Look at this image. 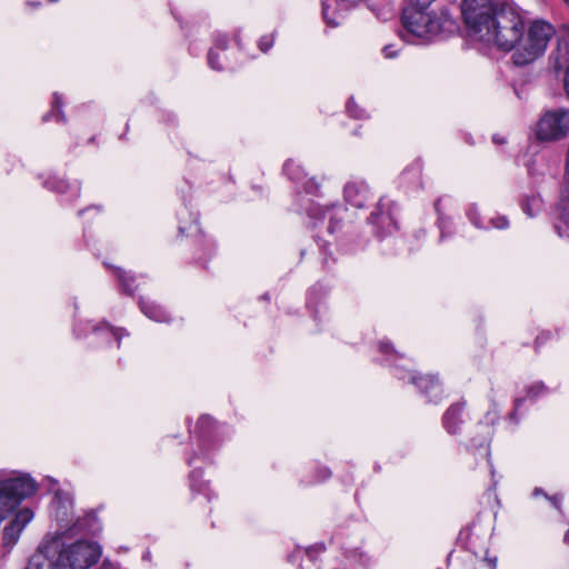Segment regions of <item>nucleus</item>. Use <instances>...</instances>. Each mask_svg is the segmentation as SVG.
<instances>
[{
  "instance_id": "dca6fc26",
  "label": "nucleus",
  "mask_w": 569,
  "mask_h": 569,
  "mask_svg": "<svg viewBox=\"0 0 569 569\" xmlns=\"http://www.w3.org/2000/svg\"><path fill=\"white\" fill-rule=\"evenodd\" d=\"M51 515L60 523V527L68 528L73 520V498L63 490H57L51 501Z\"/></svg>"
},
{
  "instance_id": "c03bdc74",
  "label": "nucleus",
  "mask_w": 569,
  "mask_h": 569,
  "mask_svg": "<svg viewBox=\"0 0 569 569\" xmlns=\"http://www.w3.org/2000/svg\"><path fill=\"white\" fill-rule=\"evenodd\" d=\"M492 142L496 144H503V143H506V138L500 137L499 134H493Z\"/></svg>"
},
{
  "instance_id": "2f4dec72",
  "label": "nucleus",
  "mask_w": 569,
  "mask_h": 569,
  "mask_svg": "<svg viewBox=\"0 0 569 569\" xmlns=\"http://www.w3.org/2000/svg\"><path fill=\"white\" fill-rule=\"evenodd\" d=\"M467 217L468 220L478 229H489L488 226L482 223L480 218V212L478 210V207L476 204H470L467 209Z\"/></svg>"
},
{
  "instance_id": "393cba45",
  "label": "nucleus",
  "mask_w": 569,
  "mask_h": 569,
  "mask_svg": "<svg viewBox=\"0 0 569 569\" xmlns=\"http://www.w3.org/2000/svg\"><path fill=\"white\" fill-rule=\"evenodd\" d=\"M368 239L358 232L348 231L338 239V249L346 254H355L366 249Z\"/></svg>"
},
{
  "instance_id": "3c124183",
  "label": "nucleus",
  "mask_w": 569,
  "mask_h": 569,
  "mask_svg": "<svg viewBox=\"0 0 569 569\" xmlns=\"http://www.w3.org/2000/svg\"><path fill=\"white\" fill-rule=\"evenodd\" d=\"M150 557H151L150 551H146V552L143 553V556H142V559H143V560H147V559H150Z\"/></svg>"
},
{
  "instance_id": "6ab92c4d",
  "label": "nucleus",
  "mask_w": 569,
  "mask_h": 569,
  "mask_svg": "<svg viewBox=\"0 0 569 569\" xmlns=\"http://www.w3.org/2000/svg\"><path fill=\"white\" fill-rule=\"evenodd\" d=\"M228 37L226 33L216 32L212 34V47L208 51V66L212 70L222 71L232 69L233 67L220 61V52H224L228 49Z\"/></svg>"
},
{
  "instance_id": "052dcab7",
  "label": "nucleus",
  "mask_w": 569,
  "mask_h": 569,
  "mask_svg": "<svg viewBox=\"0 0 569 569\" xmlns=\"http://www.w3.org/2000/svg\"><path fill=\"white\" fill-rule=\"evenodd\" d=\"M566 2H569V0H565Z\"/></svg>"
},
{
  "instance_id": "4be33fe9",
  "label": "nucleus",
  "mask_w": 569,
  "mask_h": 569,
  "mask_svg": "<svg viewBox=\"0 0 569 569\" xmlns=\"http://www.w3.org/2000/svg\"><path fill=\"white\" fill-rule=\"evenodd\" d=\"M465 402L452 403L442 416V427L449 435H458L463 425Z\"/></svg>"
},
{
  "instance_id": "c756f323",
  "label": "nucleus",
  "mask_w": 569,
  "mask_h": 569,
  "mask_svg": "<svg viewBox=\"0 0 569 569\" xmlns=\"http://www.w3.org/2000/svg\"><path fill=\"white\" fill-rule=\"evenodd\" d=\"M331 477V470L325 466H315V472L308 479H301L305 485H317L326 481Z\"/></svg>"
},
{
  "instance_id": "f8f14e48",
  "label": "nucleus",
  "mask_w": 569,
  "mask_h": 569,
  "mask_svg": "<svg viewBox=\"0 0 569 569\" xmlns=\"http://www.w3.org/2000/svg\"><path fill=\"white\" fill-rule=\"evenodd\" d=\"M42 187L57 193L62 206L72 204L80 198L81 193V184L79 181L70 183L56 174L44 177L42 180Z\"/></svg>"
},
{
  "instance_id": "13d9d810",
  "label": "nucleus",
  "mask_w": 569,
  "mask_h": 569,
  "mask_svg": "<svg viewBox=\"0 0 569 569\" xmlns=\"http://www.w3.org/2000/svg\"><path fill=\"white\" fill-rule=\"evenodd\" d=\"M189 51H190V53L194 54V53H193V49H192V47H191V46L189 47Z\"/></svg>"
},
{
  "instance_id": "c85d7f7f",
  "label": "nucleus",
  "mask_w": 569,
  "mask_h": 569,
  "mask_svg": "<svg viewBox=\"0 0 569 569\" xmlns=\"http://www.w3.org/2000/svg\"><path fill=\"white\" fill-rule=\"evenodd\" d=\"M542 204H543V201L539 194L528 196L525 199H522V201L520 203L522 211L528 217H531V218L537 216L541 211Z\"/></svg>"
},
{
  "instance_id": "bf43d9fd",
  "label": "nucleus",
  "mask_w": 569,
  "mask_h": 569,
  "mask_svg": "<svg viewBox=\"0 0 569 569\" xmlns=\"http://www.w3.org/2000/svg\"><path fill=\"white\" fill-rule=\"evenodd\" d=\"M48 1L51 2V3L58 2V0H48Z\"/></svg>"
},
{
  "instance_id": "20e7f679",
  "label": "nucleus",
  "mask_w": 569,
  "mask_h": 569,
  "mask_svg": "<svg viewBox=\"0 0 569 569\" xmlns=\"http://www.w3.org/2000/svg\"><path fill=\"white\" fill-rule=\"evenodd\" d=\"M431 4L408 0L402 9L400 37L411 44H429L446 39L455 22L447 11L436 12Z\"/></svg>"
},
{
  "instance_id": "2eb2a0df",
  "label": "nucleus",
  "mask_w": 569,
  "mask_h": 569,
  "mask_svg": "<svg viewBox=\"0 0 569 569\" xmlns=\"http://www.w3.org/2000/svg\"><path fill=\"white\" fill-rule=\"evenodd\" d=\"M343 198L350 206L361 209L372 200V192L363 179L351 178L345 184Z\"/></svg>"
},
{
  "instance_id": "a878e982",
  "label": "nucleus",
  "mask_w": 569,
  "mask_h": 569,
  "mask_svg": "<svg viewBox=\"0 0 569 569\" xmlns=\"http://www.w3.org/2000/svg\"><path fill=\"white\" fill-rule=\"evenodd\" d=\"M104 266L112 270L114 277L118 280L119 290L127 295V296H133L136 290L138 289V277L129 271H126L119 267L111 266L108 263H104Z\"/></svg>"
},
{
  "instance_id": "412c9836",
  "label": "nucleus",
  "mask_w": 569,
  "mask_h": 569,
  "mask_svg": "<svg viewBox=\"0 0 569 569\" xmlns=\"http://www.w3.org/2000/svg\"><path fill=\"white\" fill-rule=\"evenodd\" d=\"M68 530L71 535L96 536L101 531V523L96 511L87 512L82 518H77Z\"/></svg>"
},
{
  "instance_id": "a211bd4d",
  "label": "nucleus",
  "mask_w": 569,
  "mask_h": 569,
  "mask_svg": "<svg viewBox=\"0 0 569 569\" xmlns=\"http://www.w3.org/2000/svg\"><path fill=\"white\" fill-rule=\"evenodd\" d=\"M452 203V199L450 197L443 196L439 197L435 201V211L438 216L437 226L439 228V242H443L447 239L451 238L453 234V222L452 219L446 214V210L449 204Z\"/></svg>"
},
{
  "instance_id": "6e6d98bb",
  "label": "nucleus",
  "mask_w": 569,
  "mask_h": 569,
  "mask_svg": "<svg viewBox=\"0 0 569 569\" xmlns=\"http://www.w3.org/2000/svg\"><path fill=\"white\" fill-rule=\"evenodd\" d=\"M234 40H236L237 44L240 47V40H239V36L238 34L234 36Z\"/></svg>"
},
{
  "instance_id": "bb28decb",
  "label": "nucleus",
  "mask_w": 569,
  "mask_h": 569,
  "mask_svg": "<svg viewBox=\"0 0 569 569\" xmlns=\"http://www.w3.org/2000/svg\"><path fill=\"white\" fill-rule=\"evenodd\" d=\"M139 308L147 318L156 322H169L171 320L170 313L166 308L153 300L141 297L139 299Z\"/></svg>"
},
{
  "instance_id": "b1692460",
  "label": "nucleus",
  "mask_w": 569,
  "mask_h": 569,
  "mask_svg": "<svg viewBox=\"0 0 569 569\" xmlns=\"http://www.w3.org/2000/svg\"><path fill=\"white\" fill-rule=\"evenodd\" d=\"M548 391V388L543 382L538 381L532 383L527 388V398H517L515 399L513 410L509 413V420L513 422L516 426L520 422L519 411L525 405L526 400L529 399L531 402H535L538 397L545 395Z\"/></svg>"
},
{
  "instance_id": "49530a36",
  "label": "nucleus",
  "mask_w": 569,
  "mask_h": 569,
  "mask_svg": "<svg viewBox=\"0 0 569 569\" xmlns=\"http://www.w3.org/2000/svg\"><path fill=\"white\" fill-rule=\"evenodd\" d=\"M88 232H89V231H88V227H87V226H84V227H83V239H84V241L87 242V246H89V242H88Z\"/></svg>"
},
{
  "instance_id": "f704fd0d",
  "label": "nucleus",
  "mask_w": 569,
  "mask_h": 569,
  "mask_svg": "<svg viewBox=\"0 0 569 569\" xmlns=\"http://www.w3.org/2000/svg\"><path fill=\"white\" fill-rule=\"evenodd\" d=\"M274 39L272 34L262 36L258 41V47L262 52H268L273 46Z\"/></svg>"
},
{
  "instance_id": "09e8293b",
  "label": "nucleus",
  "mask_w": 569,
  "mask_h": 569,
  "mask_svg": "<svg viewBox=\"0 0 569 569\" xmlns=\"http://www.w3.org/2000/svg\"><path fill=\"white\" fill-rule=\"evenodd\" d=\"M171 12H172L174 19L181 24V28L183 29L184 27H183V24H182V22H181V20L179 18V16L173 11V9L171 10Z\"/></svg>"
},
{
  "instance_id": "72a5a7b5",
  "label": "nucleus",
  "mask_w": 569,
  "mask_h": 569,
  "mask_svg": "<svg viewBox=\"0 0 569 569\" xmlns=\"http://www.w3.org/2000/svg\"><path fill=\"white\" fill-rule=\"evenodd\" d=\"M490 228L495 229H507L509 227V220L506 216H498L495 218H491L489 220V224H487Z\"/></svg>"
},
{
  "instance_id": "e433bc0d",
  "label": "nucleus",
  "mask_w": 569,
  "mask_h": 569,
  "mask_svg": "<svg viewBox=\"0 0 569 569\" xmlns=\"http://www.w3.org/2000/svg\"><path fill=\"white\" fill-rule=\"evenodd\" d=\"M161 121L168 126L174 127L177 124V117L174 113L170 111H162Z\"/></svg>"
},
{
  "instance_id": "79ce46f5",
  "label": "nucleus",
  "mask_w": 569,
  "mask_h": 569,
  "mask_svg": "<svg viewBox=\"0 0 569 569\" xmlns=\"http://www.w3.org/2000/svg\"><path fill=\"white\" fill-rule=\"evenodd\" d=\"M91 211H94L96 213H99L100 212V207H98V206H90V207H88L86 209L80 210L78 212V216L82 217L83 214L89 213Z\"/></svg>"
},
{
  "instance_id": "aec40b11",
  "label": "nucleus",
  "mask_w": 569,
  "mask_h": 569,
  "mask_svg": "<svg viewBox=\"0 0 569 569\" xmlns=\"http://www.w3.org/2000/svg\"><path fill=\"white\" fill-rule=\"evenodd\" d=\"M330 287L321 281L313 284L307 292V308L312 312L313 320L319 322L321 309H326L325 299L329 295Z\"/></svg>"
},
{
  "instance_id": "423d86ee",
  "label": "nucleus",
  "mask_w": 569,
  "mask_h": 569,
  "mask_svg": "<svg viewBox=\"0 0 569 569\" xmlns=\"http://www.w3.org/2000/svg\"><path fill=\"white\" fill-rule=\"evenodd\" d=\"M178 232L186 238L190 251V262L206 269L217 253L216 241L199 226V212L193 210L188 199L182 197V206L177 211Z\"/></svg>"
},
{
  "instance_id": "7ed1b4c3",
  "label": "nucleus",
  "mask_w": 569,
  "mask_h": 569,
  "mask_svg": "<svg viewBox=\"0 0 569 569\" xmlns=\"http://www.w3.org/2000/svg\"><path fill=\"white\" fill-rule=\"evenodd\" d=\"M228 436V426L218 423L209 415L200 416L194 430L191 431L193 448L186 456L187 465L191 468L189 486L191 492L203 495L208 501H211L216 495L210 483L201 480L202 466L212 463L214 453Z\"/></svg>"
},
{
  "instance_id": "f257e3e1",
  "label": "nucleus",
  "mask_w": 569,
  "mask_h": 569,
  "mask_svg": "<svg viewBox=\"0 0 569 569\" xmlns=\"http://www.w3.org/2000/svg\"><path fill=\"white\" fill-rule=\"evenodd\" d=\"M462 14L472 36L498 49L510 52L517 67H525L541 57L555 34L552 24L526 22L511 0H463Z\"/></svg>"
},
{
  "instance_id": "4c0bfd02",
  "label": "nucleus",
  "mask_w": 569,
  "mask_h": 569,
  "mask_svg": "<svg viewBox=\"0 0 569 569\" xmlns=\"http://www.w3.org/2000/svg\"><path fill=\"white\" fill-rule=\"evenodd\" d=\"M546 499H548L550 501V503L553 506V508H556L557 510H561V505H562V495H559V493H556L553 496H549L546 497Z\"/></svg>"
},
{
  "instance_id": "9d476101",
  "label": "nucleus",
  "mask_w": 569,
  "mask_h": 569,
  "mask_svg": "<svg viewBox=\"0 0 569 569\" xmlns=\"http://www.w3.org/2000/svg\"><path fill=\"white\" fill-rule=\"evenodd\" d=\"M398 206L395 201L382 197L375 206L368 223L372 227L375 236L382 240L398 230Z\"/></svg>"
},
{
  "instance_id": "9b49d317",
  "label": "nucleus",
  "mask_w": 569,
  "mask_h": 569,
  "mask_svg": "<svg viewBox=\"0 0 569 569\" xmlns=\"http://www.w3.org/2000/svg\"><path fill=\"white\" fill-rule=\"evenodd\" d=\"M89 330L98 341L106 345H110L111 341H114L117 343V348H120L121 339L129 336L127 329L122 327H113L107 321L97 326H93L90 322H74L73 325V335L76 338L86 337Z\"/></svg>"
},
{
  "instance_id": "cd10ccee",
  "label": "nucleus",
  "mask_w": 569,
  "mask_h": 569,
  "mask_svg": "<svg viewBox=\"0 0 569 569\" xmlns=\"http://www.w3.org/2000/svg\"><path fill=\"white\" fill-rule=\"evenodd\" d=\"M62 108H63L62 97L58 92H54L53 97H52L51 109L42 116V121L43 122L56 121V122L66 123V121H67L66 114H64Z\"/></svg>"
},
{
  "instance_id": "7c9ffc66",
  "label": "nucleus",
  "mask_w": 569,
  "mask_h": 569,
  "mask_svg": "<svg viewBox=\"0 0 569 569\" xmlns=\"http://www.w3.org/2000/svg\"><path fill=\"white\" fill-rule=\"evenodd\" d=\"M346 111L350 118H353L356 120L369 118L368 112L356 103L353 97H350L348 99L346 103Z\"/></svg>"
},
{
  "instance_id": "ea45409f",
  "label": "nucleus",
  "mask_w": 569,
  "mask_h": 569,
  "mask_svg": "<svg viewBox=\"0 0 569 569\" xmlns=\"http://www.w3.org/2000/svg\"><path fill=\"white\" fill-rule=\"evenodd\" d=\"M550 338V332H542L537 336L535 340L536 349H538L542 343H545Z\"/></svg>"
},
{
  "instance_id": "1a4fd4ad",
  "label": "nucleus",
  "mask_w": 569,
  "mask_h": 569,
  "mask_svg": "<svg viewBox=\"0 0 569 569\" xmlns=\"http://www.w3.org/2000/svg\"><path fill=\"white\" fill-rule=\"evenodd\" d=\"M569 133V110L558 108L542 113L535 128L536 139L540 142H553L565 139Z\"/></svg>"
},
{
  "instance_id": "c9c22d12",
  "label": "nucleus",
  "mask_w": 569,
  "mask_h": 569,
  "mask_svg": "<svg viewBox=\"0 0 569 569\" xmlns=\"http://www.w3.org/2000/svg\"><path fill=\"white\" fill-rule=\"evenodd\" d=\"M317 242H318V247H319L320 253L322 254L323 267L328 268L329 267V256H330V253L328 252L327 243L325 241H320L319 239H317Z\"/></svg>"
},
{
  "instance_id": "39448f33",
  "label": "nucleus",
  "mask_w": 569,
  "mask_h": 569,
  "mask_svg": "<svg viewBox=\"0 0 569 569\" xmlns=\"http://www.w3.org/2000/svg\"><path fill=\"white\" fill-rule=\"evenodd\" d=\"M378 351L381 355L378 361L382 366L389 367L397 379H408L409 383L415 385L427 402L437 405L442 400L443 389L437 376L412 372L409 368L411 361L397 352L393 345L388 340L379 341Z\"/></svg>"
},
{
  "instance_id": "603ef678",
  "label": "nucleus",
  "mask_w": 569,
  "mask_h": 569,
  "mask_svg": "<svg viewBox=\"0 0 569 569\" xmlns=\"http://www.w3.org/2000/svg\"><path fill=\"white\" fill-rule=\"evenodd\" d=\"M563 541L569 545V528H568V531L566 532L565 535V538H563Z\"/></svg>"
},
{
  "instance_id": "de8ad7c7",
  "label": "nucleus",
  "mask_w": 569,
  "mask_h": 569,
  "mask_svg": "<svg viewBox=\"0 0 569 569\" xmlns=\"http://www.w3.org/2000/svg\"><path fill=\"white\" fill-rule=\"evenodd\" d=\"M426 237V230L421 229L417 232V238L420 239V238H425Z\"/></svg>"
},
{
  "instance_id": "4d7b16f0",
  "label": "nucleus",
  "mask_w": 569,
  "mask_h": 569,
  "mask_svg": "<svg viewBox=\"0 0 569 569\" xmlns=\"http://www.w3.org/2000/svg\"><path fill=\"white\" fill-rule=\"evenodd\" d=\"M376 14H377L378 18H380V17L383 16V12L382 11H378Z\"/></svg>"
},
{
  "instance_id": "f03ea898",
  "label": "nucleus",
  "mask_w": 569,
  "mask_h": 569,
  "mask_svg": "<svg viewBox=\"0 0 569 569\" xmlns=\"http://www.w3.org/2000/svg\"><path fill=\"white\" fill-rule=\"evenodd\" d=\"M283 173L296 186L292 207L299 214H306L312 227H317L325 219H328L327 230L330 234L340 230L346 219L348 209L340 202H332L321 206L311 197L320 194V183L315 177L308 178L303 168L289 159L283 164Z\"/></svg>"
},
{
  "instance_id": "8fccbe9b",
  "label": "nucleus",
  "mask_w": 569,
  "mask_h": 569,
  "mask_svg": "<svg viewBox=\"0 0 569 569\" xmlns=\"http://www.w3.org/2000/svg\"><path fill=\"white\" fill-rule=\"evenodd\" d=\"M373 471H375V472H380V471H381V466H380V463L376 462V463L373 465Z\"/></svg>"
},
{
  "instance_id": "ddd939ff",
  "label": "nucleus",
  "mask_w": 569,
  "mask_h": 569,
  "mask_svg": "<svg viewBox=\"0 0 569 569\" xmlns=\"http://www.w3.org/2000/svg\"><path fill=\"white\" fill-rule=\"evenodd\" d=\"M57 548V540H43L29 558L26 569H61Z\"/></svg>"
},
{
  "instance_id": "4468645a",
  "label": "nucleus",
  "mask_w": 569,
  "mask_h": 569,
  "mask_svg": "<svg viewBox=\"0 0 569 569\" xmlns=\"http://www.w3.org/2000/svg\"><path fill=\"white\" fill-rule=\"evenodd\" d=\"M34 512L31 508L24 507L17 511L11 521L4 527L2 545L11 549L19 540L23 529L31 522Z\"/></svg>"
},
{
  "instance_id": "37998d69",
  "label": "nucleus",
  "mask_w": 569,
  "mask_h": 569,
  "mask_svg": "<svg viewBox=\"0 0 569 569\" xmlns=\"http://www.w3.org/2000/svg\"><path fill=\"white\" fill-rule=\"evenodd\" d=\"M99 569H120V567L109 560H104Z\"/></svg>"
},
{
  "instance_id": "864d4df0",
  "label": "nucleus",
  "mask_w": 569,
  "mask_h": 569,
  "mask_svg": "<svg viewBox=\"0 0 569 569\" xmlns=\"http://www.w3.org/2000/svg\"><path fill=\"white\" fill-rule=\"evenodd\" d=\"M347 482H348V485H350V483H352V482H353V478H352V476H349V477L347 478Z\"/></svg>"
},
{
  "instance_id": "6e6552de",
  "label": "nucleus",
  "mask_w": 569,
  "mask_h": 569,
  "mask_svg": "<svg viewBox=\"0 0 569 569\" xmlns=\"http://www.w3.org/2000/svg\"><path fill=\"white\" fill-rule=\"evenodd\" d=\"M52 540H57L61 569H89L101 557V547L97 542L79 539L67 545L60 538Z\"/></svg>"
},
{
  "instance_id": "f3484780",
  "label": "nucleus",
  "mask_w": 569,
  "mask_h": 569,
  "mask_svg": "<svg viewBox=\"0 0 569 569\" xmlns=\"http://www.w3.org/2000/svg\"><path fill=\"white\" fill-rule=\"evenodd\" d=\"M423 162L421 158L415 159L400 174L399 183L406 192L418 191L423 188Z\"/></svg>"
},
{
  "instance_id": "5701e85b",
  "label": "nucleus",
  "mask_w": 569,
  "mask_h": 569,
  "mask_svg": "<svg viewBox=\"0 0 569 569\" xmlns=\"http://www.w3.org/2000/svg\"><path fill=\"white\" fill-rule=\"evenodd\" d=\"M467 451L472 453L476 459L479 457L481 459H487L489 467H490V473L492 477V486L491 488L495 489L498 481L495 479L496 471L493 469L492 462L490 460V449H489V439L487 436H480L475 437L470 440V443L467 446Z\"/></svg>"
},
{
  "instance_id": "a18cd8bd",
  "label": "nucleus",
  "mask_w": 569,
  "mask_h": 569,
  "mask_svg": "<svg viewBox=\"0 0 569 569\" xmlns=\"http://www.w3.org/2000/svg\"><path fill=\"white\" fill-rule=\"evenodd\" d=\"M532 496L533 497H537V496H543L545 498L548 497V493L545 492V490L542 488H535L533 491H532Z\"/></svg>"
},
{
  "instance_id": "5fc2aeb1",
  "label": "nucleus",
  "mask_w": 569,
  "mask_h": 569,
  "mask_svg": "<svg viewBox=\"0 0 569 569\" xmlns=\"http://www.w3.org/2000/svg\"><path fill=\"white\" fill-rule=\"evenodd\" d=\"M261 299H263V300H269V299H270V297H269V295H268V293H264L263 296H261Z\"/></svg>"
},
{
  "instance_id": "58836bf2",
  "label": "nucleus",
  "mask_w": 569,
  "mask_h": 569,
  "mask_svg": "<svg viewBox=\"0 0 569 569\" xmlns=\"http://www.w3.org/2000/svg\"><path fill=\"white\" fill-rule=\"evenodd\" d=\"M383 56L387 59H392L398 56V51L395 49L392 44H387L382 48Z\"/></svg>"
},
{
  "instance_id": "a19ab883",
  "label": "nucleus",
  "mask_w": 569,
  "mask_h": 569,
  "mask_svg": "<svg viewBox=\"0 0 569 569\" xmlns=\"http://www.w3.org/2000/svg\"><path fill=\"white\" fill-rule=\"evenodd\" d=\"M483 560L486 561V563L488 565V567H489L490 569H497V562H498V559H497V557H496V556H493V557L486 556V557L483 558Z\"/></svg>"
},
{
  "instance_id": "0eeeda50",
  "label": "nucleus",
  "mask_w": 569,
  "mask_h": 569,
  "mask_svg": "<svg viewBox=\"0 0 569 569\" xmlns=\"http://www.w3.org/2000/svg\"><path fill=\"white\" fill-rule=\"evenodd\" d=\"M37 481L29 475L11 471L0 479V522L8 518L23 500L36 495Z\"/></svg>"
},
{
  "instance_id": "473e14b6",
  "label": "nucleus",
  "mask_w": 569,
  "mask_h": 569,
  "mask_svg": "<svg viewBox=\"0 0 569 569\" xmlns=\"http://www.w3.org/2000/svg\"><path fill=\"white\" fill-rule=\"evenodd\" d=\"M459 541L463 543V547L477 556V551L473 548L472 535L470 529L461 530L459 533Z\"/></svg>"
}]
</instances>
